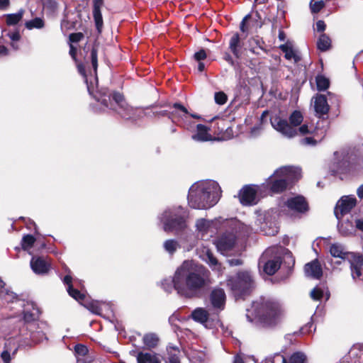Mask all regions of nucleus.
<instances>
[{"instance_id": "nucleus-1", "label": "nucleus", "mask_w": 363, "mask_h": 363, "mask_svg": "<svg viewBox=\"0 0 363 363\" xmlns=\"http://www.w3.org/2000/svg\"><path fill=\"white\" fill-rule=\"evenodd\" d=\"M210 272L203 265L192 260H185L174 272L172 279H164L162 287L167 292L174 289L185 298L199 297L211 284Z\"/></svg>"}, {"instance_id": "nucleus-2", "label": "nucleus", "mask_w": 363, "mask_h": 363, "mask_svg": "<svg viewBox=\"0 0 363 363\" xmlns=\"http://www.w3.org/2000/svg\"><path fill=\"white\" fill-rule=\"evenodd\" d=\"M221 189L214 180L199 181L189 189L188 204L195 209H208L214 206L221 197Z\"/></svg>"}, {"instance_id": "nucleus-3", "label": "nucleus", "mask_w": 363, "mask_h": 363, "mask_svg": "<svg viewBox=\"0 0 363 363\" xmlns=\"http://www.w3.org/2000/svg\"><path fill=\"white\" fill-rule=\"evenodd\" d=\"M94 97L105 107L116 111L123 118L136 120L144 114L143 109L129 106L119 92L111 93L107 89H102Z\"/></svg>"}, {"instance_id": "nucleus-4", "label": "nucleus", "mask_w": 363, "mask_h": 363, "mask_svg": "<svg viewBox=\"0 0 363 363\" xmlns=\"http://www.w3.org/2000/svg\"><path fill=\"white\" fill-rule=\"evenodd\" d=\"M260 324L264 328H274L281 323L285 318V311L277 301L262 298L253 303Z\"/></svg>"}, {"instance_id": "nucleus-5", "label": "nucleus", "mask_w": 363, "mask_h": 363, "mask_svg": "<svg viewBox=\"0 0 363 363\" xmlns=\"http://www.w3.org/2000/svg\"><path fill=\"white\" fill-rule=\"evenodd\" d=\"M157 218L163 227H187L191 220L189 211L181 206L165 208L158 213Z\"/></svg>"}, {"instance_id": "nucleus-6", "label": "nucleus", "mask_w": 363, "mask_h": 363, "mask_svg": "<svg viewBox=\"0 0 363 363\" xmlns=\"http://www.w3.org/2000/svg\"><path fill=\"white\" fill-rule=\"evenodd\" d=\"M301 177V169L295 167H282L277 169L269 178L271 182L270 189L274 193L284 191L290 183Z\"/></svg>"}, {"instance_id": "nucleus-7", "label": "nucleus", "mask_w": 363, "mask_h": 363, "mask_svg": "<svg viewBox=\"0 0 363 363\" xmlns=\"http://www.w3.org/2000/svg\"><path fill=\"white\" fill-rule=\"evenodd\" d=\"M330 255L342 260H347L350 264L351 275L353 279H360L362 275L363 257L354 252H347L344 247L335 243L330 247Z\"/></svg>"}, {"instance_id": "nucleus-8", "label": "nucleus", "mask_w": 363, "mask_h": 363, "mask_svg": "<svg viewBox=\"0 0 363 363\" xmlns=\"http://www.w3.org/2000/svg\"><path fill=\"white\" fill-rule=\"evenodd\" d=\"M272 127L283 136L291 138L297 135L296 127L300 125L303 121V116L298 111H294L289 116V122L279 116L271 118Z\"/></svg>"}, {"instance_id": "nucleus-9", "label": "nucleus", "mask_w": 363, "mask_h": 363, "mask_svg": "<svg viewBox=\"0 0 363 363\" xmlns=\"http://www.w3.org/2000/svg\"><path fill=\"white\" fill-rule=\"evenodd\" d=\"M357 200L354 195L342 196L337 202L335 215L338 220V226L344 227L345 222L351 217L350 212L356 206Z\"/></svg>"}, {"instance_id": "nucleus-10", "label": "nucleus", "mask_w": 363, "mask_h": 363, "mask_svg": "<svg viewBox=\"0 0 363 363\" xmlns=\"http://www.w3.org/2000/svg\"><path fill=\"white\" fill-rule=\"evenodd\" d=\"M254 282L249 272H240L227 280V285L236 294L241 296L253 286Z\"/></svg>"}, {"instance_id": "nucleus-11", "label": "nucleus", "mask_w": 363, "mask_h": 363, "mask_svg": "<svg viewBox=\"0 0 363 363\" xmlns=\"http://www.w3.org/2000/svg\"><path fill=\"white\" fill-rule=\"evenodd\" d=\"M247 227V225L237 218L220 216L212 220L199 218L196 220L195 227Z\"/></svg>"}, {"instance_id": "nucleus-12", "label": "nucleus", "mask_w": 363, "mask_h": 363, "mask_svg": "<svg viewBox=\"0 0 363 363\" xmlns=\"http://www.w3.org/2000/svg\"><path fill=\"white\" fill-rule=\"evenodd\" d=\"M273 249H267L260 257L259 267L268 275L274 274L281 267V257L279 256L272 257Z\"/></svg>"}, {"instance_id": "nucleus-13", "label": "nucleus", "mask_w": 363, "mask_h": 363, "mask_svg": "<svg viewBox=\"0 0 363 363\" xmlns=\"http://www.w3.org/2000/svg\"><path fill=\"white\" fill-rule=\"evenodd\" d=\"M354 155L350 148H343L334 153V162L336 164V171L340 173H346L350 167Z\"/></svg>"}, {"instance_id": "nucleus-14", "label": "nucleus", "mask_w": 363, "mask_h": 363, "mask_svg": "<svg viewBox=\"0 0 363 363\" xmlns=\"http://www.w3.org/2000/svg\"><path fill=\"white\" fill-rule=\"evenodd\" d=\"M281 208H286L289 211L303 214L308 211V203L303 196L296 195L288 198L281 206Z\"/></svg>"}, {"instance_id": "nucleus-15", "label": "nucleus", "mask_w": 363, "mask_h": 363, "mask_svg": "<svg viewBox=\"0 0 363 363\" xmlns=\"http://www.w3.org/2000/svg\"><path fill=\"white\" fill-rule=\"evenodd\" d=\"M257 188L255 186L246 185L239 192L240 202L244 206H252L257 203Z\"/></svg>"}, {"instance_id": "nucleus-16", "label": "nucleus", "mask_w": 363, "mask_h": 363, "mask_svg": "<svg viewBox=\"0 0 363 363\" xmlns=\"http://www.w3.org/2000/svg\"><path fill=\"white\" fill-rule=\"evenodd\" d=\"M191 318L203 325L205 328H211L213 323L217 320L216 318L211 316L208 310L204 308H196L191 313Z\"/></svg>"}, {"instance_id": "nucleus-17", "label": "nucleus", "mask_w": 363, "mask_h": 363, "mask_svg": "<svg viewBox=\"0 0 363 363\" xmlns=\"http://www.w3.org/2000/svg\"><path fill=\"white\" fill-rule=\"evenodd\" d=\"M225 300V293L221 288H214L209 294L210 303L216 311H220L224 309Z\"/></svg>"}, {"instance_id": "nucleus-18", "label": "nucleus", "mask_w": 363, "mask_h": 363, "mask_svg": "<svg viewBox=\"0 0 363 363\" xmlns=\"http://www.w3.org/2000/svg\"><path fill=\"white\" fill-rule=\"evenodd\" d=\"M235 237L233 234H225L219 238L215 244L221 254H227L235 245Z\"/></svg>"}, {"instance_id": "nucleus-19", "label": "nucleus", "mask_w": 363, "mask_h": 363, "mask_svg": "<svg viewBox=\"0 0 363 363\" xmlns=\"http://www.w3.org/2000/svg\"><path fill=\"white\" fill-rule=\"evenodd\" d=\"M312 100L314 104L315 114L318 117L320 118L328 113L330 106L328 104L327 98L325 95L316 94Z\"/></svg>"}, {"instance_id": "nucleus-20", "label": "nucleus", "mask_w": 363, "mask_h": 363, "mask_svg": "<svg viewBox=\"0 0 363 363\" xmlns=\"http://www.w3.org/2000/svg\"><path fill=\"white\" fill-rule=\"evenodd\" d=\"M201 258L211 268L213 271L222 272V265L217 258L214 256L213 253L208 249H203L201 255Z\"/></svg>"}, {"instance_id": "nucleus-21", "label": "nucleus", "mask_w": 363, "mask_h": 363, "mask_svg": "<svg viewBox=\"0 0 363 363\" xmlns=\"http://www.w3.org/2000/svg\"><path fill=\"white\" fill-rule=\"evenodd\" d=\"M304 272L306 277L319 279L323 275L321 265L318 259L307 263L304 267Z\"/></svg>"}, {"instance_id": "nucleus-22", "label": "nucleus", "mask_w": 363, "mask_h": 363, "mask_svg": "<svg viewBox=\"0 0 363 363\" xmlns=\"http://www.w3.org/2000/svg\"><path fill=\"white\" fill-rule=\"evenodd\" d=\"M30 267L35 274H43L49 271L50 264L41 257H33Z\"/></svg>"}, {"instance_id": "nucleus-23", "label": "nucleus", "mask_w": 363, "mask_h": 363, "mask_svg": "<svg viewBox=\"0 0 363 363\" xmlns=\"http://www.w3.org/2000/svg\"><path fill=\"white\" fill-rule=\"evenodd\" d=\"M210 128L204 125L198 124L196 131L192 135L191 138L196 142H207L213 140V137L209 133Z\"/></svg>"}, {"instance_id": "nucleus-24", "label": "nucleus", "mask_w": 363, "mask_h": 363, "mask_svg": "<svg viewBox=\"0 0 363 363\" xmlns=\"http://www.w3.org/2000/svg\"><path fill=\"white\" fill-rule=\"evenodd\" d=\"M279 48L284 53L286 60H293L295 63L300 60V57L294 49L292 42L288 40L286 43L279 45Z\"/></svg>"}, {"instance_id": "nucleus-25", "label": "nucleus", "mask_w": 363, "mask_h": 363, "mask_svg": "<svg viewBox=\"0 0 363 363\" xmlns=\"http://www.w3.org/2000/svg\"><path fill=\"white\" fill-rule=\"evenodd\" d=\"M103 0L94 1L93 16L96 29L99 33H101L103 28V18L101 12V8L103 6Z\"/></svg>"}, {"instance_id": "nucleus-26", "label": "nucleus", "mask_w": 363, "mask_h": 363, "mask_svg": "<svg viewBox=\"0 0 363 363\" xmlns=\"http://www.w3.org/2000/svg\"><path fill=\"white\" fill-rule=\"evenodd\" d=\"M306 356L301 352H296L289 359V363H305ZM272 363H286V359L283 355L276 354Z\"/></svg>"}, {"instance_id": "nucleus-27", "label": "nucleus", "mask_w": 363, "mask_h": 363, "mask_svg": "<svg viewBox=\"0 0 363 363\" xmlns=\"http://www.w3.org/2000/svg\"><path fill=\"white\" fill-rule=\"evenodd\" d=\"M136 359L138 363H161V357L156 353L139 352Z\"/></svg>"}, {"instance_id": "nucleus-28", "label": "nucleus", "mask_w": 363, "mask_h": 363, "mask_svg": "<svg viewBox=\"0 0 363 363\" xmlns=\"http://www.w3.org/2000/svg\"><path fill=\"white\" fill-rule=\"evenodd\" d=\"M63 282L67 285V292L70 296L78 301L84 299L85 295L77 289L73 288L72 284V277L69 275H67L64 277Z\"/></svg>"}, {"instance_id": "nucleus-29", "label": "nucleus", "mask_w": 363, "mask_h": 363, "mask_svg": "<svg viewBox=\"0 0 363 363\" xmlns=\"http://www.w3.org/2000/svg\"><path fill=\"white\" fill-rule=\"evenodd\" d=\"M229 49L237 58L241 57L242 55V45L240 40V36L238 33H235L230 39Z\"/></svg>"}, {"instance_id": "nucleus-30", "label": "nucleus", "mask_w": 363, "mask_h": 363, "mask_svg": "<svg viewBox=\"0 0 363 363\" xmlns=\"http://www.w3.org/2000/svg\"><path fill=\"white\" fill-rule=\"evenodd\" d=\"M24 13L25 10L21 9L16 13H9L4 15L6 25L9 26L17 25L22 20Z\"/></svg>"}, {"instance_id": "nucleus-31", "label": "nucleus", "mask_w": 363, "mask_h": 363, "mask_svg": "<svg viewBox=\"0 0 363 363\" xmlns=\"http://www.w3.org/2000/svg\"><path fill=\"white\" fill-rule=\"evenodd\" d=\"M159 341L158 335L153 333H147L143 337V344L147 349L155 348L158 345Z\"/></svg>"}, {"instance_id": "nucleus-32", "label": "nucleus", "mask_w": 363, "mask_h": 363, "mask_svg": "<svg viewBox=\"0 0 363 363\" xmlns=\"http://www.w3.org/2000/svg\"><path fill=\"white\" fill-rule=\"evenodd\" d=\"M264 41L256 36L249 40V50L255 54L259 55L260 51L264 50Z\"/></svg>"}, {"instance_id": "nucleus-33", "label": "nucleus", "mask_w": 363, "mask_h": 363, "mask_svg": "<svg viewBox=\"0 0 363 363\" xmlns=\"http://www.w3.org/2000/svg\"><path fill=\"white\" fill-rule=\"evenodd\" d=\"M331 46V40L326 34L323 33L320 35L317 41V48L320 51L325 52L330 49Z\"/></svg>"}, {"instance_id": "nucleus-34", "label": "nucleus", "mask_w": 363, "mask_h": 363, "mask_svg": "<svg viewBox=\"0 0 363 363\" xmlns=\"http://www.w3.org/2000/svg\"><path fill=\"white\" fill-rule=\"evenodd\" d=\"M45 26L44 21L41 18L36 17L25 23V27L28 30L34 28L41 29Z\"/></svg>"}, {"instance_id": "nucleus-35", "label": "nucleus", "mask_w": 363, "mask_h": 363, "mask_svg": "<svg viewBox=\"0 0 363 363\" xmlns=\"http://www.w3.org/2000/svg\"><path fill=\"white\" fill-rule=\"evenodd\" d=\"M317 89L320 91L326 90L330 85L329 79L323 75L319 74L315 77Z\"/></svg>"}, {"instance_id": "nucleus-36", "label": "nucleus", "mask_w": 363, "mask_h": 363, "mask_svg": "<svg viewBox=\"0 0 363 363\" xmlns=\"http://www.w3.org/2000/svg\"><path fill=\"white\" fill-rule=\"evenodd\" d=\"M37 238L30 235L23 236L21 242L22 248L25 250H28L31 248Z\"/></svg>"}, {"instance_id": "nucleus-37", "label": "nucleus", "mask_w": 363, "mask_h": 363, "mask_svg": "<svg viewBox=\"0 0 363 363\" xmlns=\"http://www.w3.org/2000/svg\"><path fill=\"white\" fill-rule=\"evenodd\" d=\"M324 294L325 289L321 286H317L311 291L310 296L312 299L319 301L323 297Z\"/></svg>"}, {"instance_id": "nucleus-38", "label": "nucleus", "mask_w": 363, "mask_h": 363, "mask_svg": "<svg viewBox=\"0 0 363 363\" xmlns=\"http://www.w3.org/2000/svg\"><path fill=\"white\" fill-rule=\"evenodd\" d=\"M179 245L174 240H168L164 242V247L169 254H173L177 249Z\"/></svg>"}, {"instance_id": "nucleus-39", "label": "nucleus", "mask_w": 363, "mask_h": 363, "mask_svg": "<svg viewBox=\"0 0 363 363\" xmlns=\"http://www.w3.org/2000/svg\"><path fill=\"white\" fill-rule=\"evenodd\" d=\"M86 308L91 313L100 315L101 313V308L98 301H91L86 305Z\"/></svg>"}, {"instance_id": "nucleus-40", "label": "nucleus", "mask_w": 363, "mask_h": 363, "mask_svg": "<svg viewBox=\"0 0 363 363\" xmlns=\"http://www.w3.org/2000/svg\"><path fill=\"white\" fill-rule=\"evenodd\" d=\"M325 6L323 0H311L310 7L313 13H318Z\"/></svg>"}, {"instance_id": "nucleus-41", "label": "nucleus", "mask_w": 363, "mask_h": 363, "mask_svg": "<svg viewBox=\"0 0 363 363\" xmlns=\"http://www.w3.org/2000/svg\"><path fill=\"white\" fill-rule=\"evenodd\" d=\"M8 36L9 37L11 40L12 41V43H11V46L14 50H18V45L16 44V42H18L20 40V38H21V35L19 34V32L18 31H15V32H13V33H8Z\"/></svg>"}, {"instance_id": "nucleus-42", "label": "nucleus", "mask_w": 363, "mask_h": 363, "mask_svg": "<svg viewBox=\"0 0 363 363\" xmlns=\"http://www.w3.org/2000/svg\"><path fill=\"white\" fill-rule=\"evenodd\" d=\"M91 65L94 69V72L96 74L97 67H98V57H97V50L94 48L91 51Z\"/></svg>"}, {"instance_id": "nucleus-43", "label": "nucleus", "mask_w": 363, "mask_h": 363, "mask_svg": "<svg viewBox=\"0 0 363 363\" xmlns=\"http://www.w3.org/2000/svg\"><path fill=\"white\" fill-rule=\"evenodd\" d=\"M77 69H78V71L85 78V82L86 83V85H87V89H88V91L89 93V94L91 95H93V87L89 84L88 83V79H87V77L86 75V73H85V69H84V67L82 65H77Z\"/></svg>"}, {"instance_id": "nucleus-44", "label": "nucleus", "mask_w": 363, "mask_h": 363, "mask_svg": "<svg viewBox=\"0 0 363 363\" xmlns=\"http://www.w3.org/2000/svg\"><path fill=\"white\" fill-rule=\"evenodd\" d=\"M214 98H215L216 103L219 105L224 104L227 101V96L223 91L216 92L215 94Z\"/></svg>"}, {"instance_id": "nucleus-45", "label": "nucleus", "mask_w": 363, "mask_h": 363, "mask_svg": "<svg viewBox=\"0 0 363 363\" xmlns=\"http://www.w3.org/2000/svg\"><path fill=\"white\" fill-rule=\"evenodd\" d=\"M233 363H255V359L251 357L243 358L241 355L235 357Z\"/></svg>"}, {"instance_id": "nucleus-46", "label": "nucleus", "mask_w": 363, "mask_h": 363, "mask_svg": "<svg viewBox=\"0 0 363 363\" xmlns=\"http://www.w3.org/2000/svg\"><path fill=\"white\" fill-rule=\"evenodd\" d=\"M74 350L77 354L82 357L85 356L88 352V348L83 345H77L74 347Z\"/></svg>"}, {"instance_id": "nucleus-47", "label": "nucleus", "mask_w": 363, "mask_h": 363, "mask_svg": "<svg viewBox=\"0 0 363 363\" xmlns=\"http://www.w3.org/2000/svg\"><path fill=\"white\" fill-rule=\"evenodd\" d=\"M173 107L175 108L176 109H177L178 111L181 112V114L179 115V116H181V117L184 116V118H186L187 116H189L187 109L182 104L175 103L173 105Z\"/></svg>"}, {"instance_id": "nucleus-48", "label": "nucleus", "mask_w": 363, "mask_h": 363, "mask_svg": "<svg viewBox=\"0 0 363 363\" xmlns=\"http://www.w3.org/2000/svg\"><path fill=\"white\" fill-rule=\"evenodd\" d=\"M302 145L313 146L317 144V140L311 137H306L300 140Z\"/></svg>"}, {"instance_id": "nucleus-49", "label": "nucleus", "mask_w": 363, "mask_h": 363, "mask_svg": "<svg viewBox=\"0 0 363 363\" xmlns=\"http://www.w3.org/2000/svg\"><path fill=\"white\" fill-rule=\"evenodd\" d=\"M278 15L277 17L273 18L272 20V27L274 28L277 26V23L278 19L284 18V11L281 9V6L279 4L277 6Z\"/></svg>"}, {"instance_id": "nucleus-50", "label": "nucleus", "mask_w": 363, "mask_h": 363, "mask_svg": "<svg viewBox=\"0 0 363 363\" xmlns=\"http://www.w3.org/2000/svg\"><path fill=\"white\" fill-rule=\"evenodd\" d=\"M194 58L196 61L200 62L206 58V53L204 50L201 49L194 55Z\"/></svg>"}, {"instance_id": "nucleus-51", "label": "nucleus", "mask_w": 363, "mask_h": 363, "mask_svg": "<svg viewBox=\"0 0 363 363\" xmlns=\"http://www.w3.org/2000/svg\"><path fill=\"white\" fill-rule=\"evenodd\" d=\"M44 337H45V334L43 333H40V332L33 333L31 335V339L35 343L40 342Z\"/></svg>"}, {"instance_id": "nucleus-52", "label": "nucleus", "mask_w": 363, "mask_h": 363, "mask_svg": "<svg viewBox=\"0 0 363 363\" xmlns=\"http://www.w3.org/2000/svg\"><path fill=\"white\" fill-rule=\"evenodd\" d=\"M250 18V15H247L246 16H245V18L242 19L241 23H240V30L243 33H245V32H247L248 31V27L247 26V23L246 22L247 21L248 19Z\"/></svg>"}, {"instance_id": "nucleus-53", "label": "nucleus", "mask_w": 363, "mask_h": 363, "mask_svg": "<svg viewBox=\"0 0 363 363\" xmlns=\"http://www.w3.org/2000/svg\"><path fill=\"white\" fill-rule=\"evenodd\" d=\"M1 357L4 363H10L11 362V357L10 353L7 350L2 352L1 354Z\"/></svg>"}, {"instance_id": "nucleus-54", "label": "nucleus", "mask_w": 363, "mask_h": 363, "mask_svg": "<svg viewBox=\"0 0 363 363\" xmlns=\"http://www.w3.org/2000/svg\"><path fill=\"white\" fill-rule=\"evenodd\" d=\"M262 127L260 125L253 127L250 130V135L252 137L259 135L261 133Z\"/></svg>"}, {"instance_id": "nucleus-55", "label": "nucleus", "mask_w": 363, "mask_h": 363, "mask_svg": "<svg viewBox=\"0 0 363 363\" xmlns=\"http://www.w3.org/2000/svg\"><path fill=\"white\" fill-rule=\"evenodd\" d=\"M308 133H310V131L308 130V125L306 124L302 125L297 129V135L298 133L301 135H306Z\"/></svg>"}, {"instance_id": "nucleus-56", "label": "nucleus", "mask_w": 363, "mask_h": 363, "mask_svg": "<svg viewBox=\"0 0 363 363\" xmlns=\"http://www.w3.org/2000/svg\"><path fill=\"white\" fill-rule=\"evenodd\" d=\"M82 34L79 33H72L69 35V40L72 41V42H79L82 38Z\"/></svg>"}, {"instance_id": "nucleus-57", "label": "nucleus", "mask_w": 363, "mask_h": 363, "mask_svg": "<svg viewBox=\"0 0 363 363\" xmlns=\"http://www.w3.org/2000/svg\"><path fill=\"white\" fill-rule=\"evenodd\" d=\"M316 29L318 32H323L325 29V24L323 21H318L316 23Z\"/></svg>"}, {"instance_id": "nucleus-58", "label": "nucleus", "mask_w": 363, "mask_h": 363, "mask_svg": "<svg viewBox=\"0 0 363 363\" xmlns=\"http://www.w3.org/2000/svg\"><path fill=\"white\" fill-rule=\"evenodd\" d=\"M228 262L230 266H238L242 264V262L240 259H228Z\"/></svg>"}, {"instance_id": "nucleus-59", "label": "nucleus", "mask_w": 363, "mask_h": 363, "mask_svg": "<svg viewBox=\"0 0 363 363\" xmlns=\"http://www.w3.org/2000/svg\"><path fill=\"white\" fill-rule=\"evenodd\" d=\"M267 230L264 231V233L267 235H275L278 233L277 228H264Z\"/></svg>"}, {"instance_id": "nucleus-60", "label": "nucleus", "mask_w": 363, "mask_h": 363, "mask_svg": "<svg viewBox=\"0 0 363 363\" xmlns=\"http://www.w3.org/2000/svg\"><path fill=\"white\" fill-rule=\"evenodd\" d=\"M77 48L74 45H70L69 46V55L73 60H76Z\"/></svg>"}, {"instance_id": "nucleus-61", "label": "nucleus", "mask_w": 363, "mask_h": 363, "mask_svg": "<svg viewBox=\"0 0 363 363\" xmlns=\"http://www.w3.org/2000/svg\"><path fill=\"white\" fill-rule=\"evenodd\" d=\"M169 359V363H180L179 357L177 354H171Z\"/></svg>"}, {"instance_id": "nucleus-62", "label": "nucleus", "mask_w": 363, "mask_h": 363, "mask_svg": "<svg viewBox=\"0 0 363 363\" xmlns=\"http://www.w3.org/2000/svg\"><path fill=\"white\" fill-rule=\"evenodd\" d=\"M23 318L26 322H30V321L34 320L33 315L29 312H25Z\"/></svg>"}, {"instance_id": "nucleus-63", "label": "nucleus", "mask_w": 363, "mask_h": 363, "mask_svg": "<svg viewBox=\"0 0 363 363\" xmlns=\"http://www.w3.org/2000/svg\"><path fill=\"white\" fill-rule=\"evenodd\" d=\"M9 55V50L4 45H0V56H6Z\"/></svg>"}, {"instance_id": "nucleus-64", "label": "nucleus", "mask_w": 363, "mask_h": 363, "mask_svg": "<svg viewBox=\"0 0 363 363\" xmlns=\"http://www.w3.org/2000/svg\"><path fill=\"white\" fill-rule=\"evenodd\" d=\"M357 194L359 199H363V184L360 185L357 189Z\"/></svg>"}]
</instances>
